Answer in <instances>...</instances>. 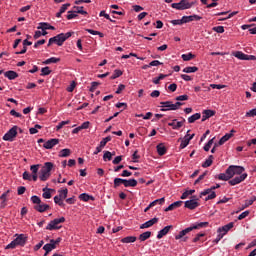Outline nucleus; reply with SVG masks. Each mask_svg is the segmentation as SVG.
Instances as JSON below:
<instances>
[{
	"label": "nucleus",
	"mask_w": 256,
	"mask_h": 256,
	"mask_svg": "<svg viewBox=\"0 0 256 256\" xmlns=\"http://www.w3.org/2000/svg\"><path fill=\"white\" fill-rule=\"evenodd\" d=\"M69 123H71V121H69V120L60 122V123L56 126V131H60V129H63V127H65V125H69Z\"/></svg>",
	"instance_id": "obj_52"
},
{
	"label": "nucleus",
	"mask_w": 256,
	"mask_h": 256,
	"mask_svg": "<svg viewBox=\"0 0 256 256\" xmlns=\"http://www.w3.org/2000/svg\"><path fill=\"white\" fill-rule=\"evenodd\" d=\"M51 171H53V163L46 162L40 171V181H47L51 177Z\"/></svg>",
	"instance_id": "obj_7"
},
{
	"label": "nucleus",
	"mask_w": 256,
	"mask_h": 256,
	"mask_svg": "<svg viewBox=\"0 0 256 256\" xmlns=\"http://www.w3.org/2000/svg\"><path fill=\"white\" fill-rule=\"evenodd\" d=\"M71 155V149L65 148L60 150L58 157H69Z\"/></svg>",
	"instance_id": "obj_38"
},
{
	"label": "nucleus",
	"mask_w": 256,
	"mask_h": 256,
	"mask_svg": "<svg viewBox=\"0 0 256 256\" xmlns=\"http://www.w3.org/2000/svg\"><path fill=\"white\" fill-rule=\"evenodd\" d=\"M245 117H256V108H253L246 112Z\"/></svg>",
	"instance_id": "obj_55"
},
{
	"label": "nucleus",
	"mask_w": 256,
	"mask_h": 256,
	"mask_svg": "<svg viewBox=\"0 0 256 256\" xmlns=\"http://www.w3.org/2000/svg\"><path fill=\"white\" fill-rule=\"evenodd\" d=\"M233 227H235L234 222H230L222 227H219L217 230L218 235H217L216 241L217 242L221 241V239H223V236L227 235V233H229V231H231Z\"/></svg>",
	"instance_id": "obj_9"
},
{
	"label": "nucleus",
	"mask_w": 256,
	"mask_h": 256,
	"mask_svg": "<svg viewBox=\"0 0 256 256\" xmlns=\"http://www.w3.org/2000/svg\"><path fill=\"white\" fill-rule=\"evenodd\" d=\"M109 141H111V136H107L106 138H103L99 145L103 149L105 147V145H107V143H109Z\"/></svg>",
	"instance_id": "obj_54"
},
{
	"label": "nucleus",
	"mask_w": 256,
	"mask_h": 256,
	"mask_svg": "<svg viewBox=\"0 0 256 256\" xmlns=\"http://www.w3.org/2000/svg\"><path fill=\"white\" fill-rule=\"evenodd\" d=\"M79 199H80V201H85V202L90 201V200L95 201V198L87 193L80 194Z\"/></svg>",
	"instance_id": "obj_31"
},
{
	"label": "nucleus",
	"mask_w": 256,
	"mask_h": 256,
	"mask_svg": "<svg viewBox=\"0 0 256 256\" xmlns=\"http://www.w3.org/2000/svg\"><path fill=\"white\" fill-rule=\"evenodd\" d=\"M59 61H61V58L51 57L44 61V65H50V63H59Z\"/></svg>",
	"instance_id": "obj_43"
},
{
	"label": "nucleus",
	"mask_w": 256,
	"mask_h": 256,
	"mask_svg": "<svg viewBox=\"0 0 256 256\" xmlns=\"http://www.w3.org/2000/svg\"><path fill=\"white\" fill-rule=\"evenodd\" d=\"M65 221L66 219L63 216L54 218L47 224L46 231H59L60 229H63V223H65Z\"/></svg>",
	"instance_id": "obj_6"
},
{
	"label": "nucleus",
	"mask_w": 256,
	"mask_h": 256,
	"mask_svg": "<svg viewBox=\"0 0 256 256\" xmlns=\"http://www.w3.org/2000/svg\"><path fill=\"white\" fill-rule=\"evenodd\" d=\"M121 75H123V71L116 69V70H114V73L111 76V79H117V78L121 77Z\"/></svg>",
	"instance_id": "obj_53"
},
{
	"label": "nucleus",
	"mask_w": 256,
	"mask_h": 256,
	"mask_svg": "<svg viewBox=\"0 0 256 256\" xmlns=\"http://www.w3.org/2000/svg\"><path fill=\"white\" fill-rule=\"evenodd\" d=\"M157 153L160 156H163L167 153V148L165 147V144L161 143L156 146Z\"/></svg>",
	"instance_id": "obj_29"
},
{
	"label": "nucleus",
	"mask_w": 256,
	"mask_h": 256,
	"mask_svg": "<svg viewBox=\"0 0 256 256\" xmlns=\"http://www.w3.org/2000/svg\"><path fill=\"white\" fill-rule=\"evenodd\" d=\"M232 55L236 57V59H239L240 61H256L255 55H248L241 51H235L232 53Z\"/></svg>",
	"instance_id": "obj_12"
},
{
	"label": "nucleus",
	"mask_w": 256,
	"mask_h": 256,
	"mask_svg": "<svg viewBox=\"0 0 256 256\" xmlns=\"http://www.w3.org/2000/svg\"><path fill=\"white\" fill-rule=\"evenodd\" d=\"M20 131L21 133V128L19 126H13L4 136H3V141H15V137H17V133Z\"/></svg>",
	"instance_id": "obj_11"
},
{
	"label": "nucleus",
	"mask_w": 256,
	"mask_h": 256,
	"mask_svg": "<svg viewBox=\"0 0 256 256\" xmlns=\"http://www.w3.org/2000/svg\"><path fill=\"white\" fill-rule=\"evenodd\" d=\"M249 210H246V211H244V212H242L239 216H238V220L239 221H242V219H245V218H247V217H249Z\"/></svg>",
	"instance_id": "obj_59"
},
{
	"label": "nucleus",
	"mask_w": 256,
	"mask_h": 256,
	"mask_svg": "<svg viewBox=\"0 0 256 256\" xmlns=\"http://www.w3.org/2000/svg\"><path fill=\"white\" fill-rule=\"evenodd\" d=\"M191 130H188L186 135L180 139L181 143H180V149H185V147H187V145H189V143H191V140L193 139V137H195V134H190Z\"/></svg>",
	"instance_id": "obj_13"
},
{
	"label": "nucleus",
	"mask_w": 256,
	"mask_h": 256,
	"mask_svg": "<svg viewBox=\"0 0 256 256\" xmlns=\"http://www.w3.org/2000/svg\"><path fill=\"white\" fill-rule=\"evenodd\" d=\"M43 249L45 250L44 255L47 256V255H49V253H51V251L57 249V246L54 244V242H51V240H50L49 243H47L43 246Z\"/></svg>",
	"instance_id": "obj_22"
},
{
	"label": "nucleus",
	"mask_w": 256,
	"mask_h": 256,
	"mask_svg": "<svg viewBox=\"0 0 256 256\" xmlns=\"http://www.w3.org/2000/svg\"><path fill=\"white\" fill-rule=\"evenodd\" d=\"M213 159H215V157H213V155H210L202 164V167L204 169H207V167H211V165H213Z\"/></svg>",
	"instance_id": "obj_33"
},
{
	"label": "nucleus",
	"mask_w": 256,
	"mask_h": 256,
	"mask_svg": "<svg viewBox=\"0 0 256 256\" xmlns=\"http://www.w3.org/2000/svg\"><path fill=\"white\" fill-rule=\"evenodd\" d=\"M202 17L197 15V14H193L190 16H183L182 17V21L183 23H191L192 21H201Z\"/></svg>",
	"instance_id": "obj_17"
},
{
	"label": "nucleus",
	"mask_w": 256,
	"mask_h": 256,
	"mask_svg": "<svg viewBox=\"0 0 256 256\" xmlns=\"http://www.w3.org/2000/svg\"><path fill=\"white\" fill-rule=\"evenodd\" d=\"M76 87H77V83L75 81H72L70 85L66 88V91H68V93H73Z\"/></svg>",
	"instance_id": "obj_49"
},
{
	"label": "nucleus",
	"mask_w": 256,
	"mask_h": 256,
	"mask_svg": "<svg viewBox=\"0 0 256 256\" xmlns=\"http://www.w3.org/2000/svg\"><path fill=\"white\" fill-rule=\"evenodd\" d=\"M161 105V111H177L183 103L181 102H176L173 104L171 101H165V102H160Z\"/></svg>",
	"instance_id": "obj_10"
},
{
	"label": "nucleus",
	"mask_w": 256,
	"mask_h": 256,
	"mask_svg": "<svg viewBox=\"0 0 256 256\" xmlns=\"http://www.w3.org/2000/svg\"><path fill=\"white\" fill-rule=\"evenodd\" d=\"M199 68L197 66H188L183 69V73H197Z\"/></svg>",
	"instance_id": "obj_36"
},
{
	"label": "nucleus",
	"mask_w": 256,
	"mask_h": 256,
	"mask_svg": "<svg viewBox=\"0 0 256 256\" xmlns=\"http://www.w3.org/2000/svg\"><path fill=\"white\" fill-rule=\"evenodd\" d=\"M248 174L245 173V168L243 166H229L225 173H220L218 175L219 181H228L229 185L234 187V185H239L247 179Z\"/></svg>",
	"instance_id": "obj_1"
},
{
	"label": "nucleus",
	"mask_w": 256,
	"mask_h": 256,
	"mask_svg": "<svg viewBox=\"0 0 256 256\" xmlns=\"http://www.w3.org/2000/svg\"><path fill=\"white\" fill-rule=\"evenodd\" d=\"M15 239L8 244L5 249H15L16 247H25L27 244V235L26 234H15Z\"/></svg>",
	"instance_id": "obj_4"
},
{
	"label": "nucleus",
	"mask_w": 256,
	"mask_h": 256,
	"mask_svg": "<svg viewBox=\"0 0 256 256\" xmlns=\"http://www.w3.org/2000/svg\"><path fill=\"white\" fill-rule=\"evenodd\" d=\"M212 31H215V33H225V27L215 26L212 28Z\"/></svg>",
	"instance_id": "obj_56"
},
{
	"label": "nucleus",
	"mask_w": 256,
	"mask_h": 256,
	"mask_svg": "<svg viewBox=\"0 0 256 256\" xmlns=\"http://www.w3.org/2000/svg\"><path fill=\"white\" fill-rule=\"evenodd\" d=\"M30 200L34 205L35 211H37L38 213H45V211H49V209H51V206H49V204L41 202V198L39 196L34 195L30 198Z\"/></svg>",
	"instance_id": "obj_5"
},
{
	"label": "nucleus",
	"mask_w": 256,
	"mask_h": 256,
	"mask_svg": "<svg viewBox=\"0 0 256 256\" xmlns=\"http://www.w3.org/2000/svg\"><path fill=\"white\" fill-rule=\"evenodd\" d=\"M33 45L32 42H29V40L23 41L24 48L20 52H16V55H23L24 53H27V46Z\"/></svg>",
	"instance_id": "obj_34"
},
{
	"label": "nucleus",
	"mask_w": 256,
	"mask_h": 256,
	"mask_svg": "<svg viewBox=\"0 0 256 256\" xmlns=\"http://www.w3.org/2000/svg\"><path fill=\"white\" fill-rule=\"evenodd\" d=\"M183 61H191V59H195V55L193 53L182 54Z\"/></svg>",
	"instance_id": "obj_48"
},
{
	"label": "nucleus",
	"mask_w": 256,
	"mask_h": 256,
	"mask_svg": "<svg viewBox=\"0 0 256 256\" xmlns=\"http://www.w3.org/2000/svg\"><path fill=\"white\" fill-rule=\"evenodd\" d=\"M42 191H43L42 197L44 199H51V197H52L51 193H53V191H55V190H53L51 188H43Z\"/></svg>",
	"instance_id": "obj_30"
},
{
	"label": "nucleus",
	"mask_w": 256,
	"mask_h": 256,
	"mask_svg": "<svg viewBox=\"0 0 256 256\" xmlns=\"http://www.w3.org/2000/svg\"><path fill=\"white\" fill-rule=\"evenodd\" d=\"M158 222H159V218H152L147 222L143 223L142 225H140V229H149V227H153V225H155V223H158Z\"/></svg>",
	"instance_id": "obj_20"
},
{
	"label": "nucleus",
	"mask_w": 256,
	"mask_h": 256,
	"mask_svg": "<svg viewBox=\"0 0 256 256\" xmlns=\"http://www.w3.org/2000/svg\"><path fill=\"white\" fill-rule=\"evenodd\" d=\"M215 197H217V194L215 193V191H211V193L208 194V196L205 198V201H211V199H215Z\"/></svg>",
	"instance_id": "obj_63"
},
{
	"label": "nucleus",
	"mask_w": 256,
	"mask_h": 256,
	"mask_svg": "<svg viewBox=\"0 0 256 256\" xmlns=\"http://www.w3.org/2000/svg\"><path fill=\"white\" fill-rule=\"evenodd\" d=\"M208 226L209 222H197L192 224L190 227L180 231L179 234L175 236V239L176 241H179V239H183L187 233H191V231H195V229H203L204 227Z\"/></svg>",
	"instance_id": "obj_2"
},
{
	"label": "nucleus",
	"mask_w": 256,
	"mask_h": 256,
	"mask_svg": "<svg viewBox=\"0 0 256 256\" xmlns=\"http://www.w3.org/2000/svg\"><path fill=\"white\" fill-rule=\"evenodd\" d=\"M137 241V237L135 236H128L121 239V243H135Z\"/></svg>",
	"instance_id": "obj_37"
},
{
	"label": "nucleus",
	"mask_w": 256,
	"mask_h": 256,
	"mask_svg": "<svg viewBox=\"0 0 256 256\" xmlns=\"http://www.w3.org/2000/svg\"><path fill=\"white\" fill-rule=\"evenodd\" d=\"M54 203H56V205H59V207L65 206V203H63V199L59 196L54 197Z\"/></svg>",
	"instance_id": "obj_50"
},
{
	"label": "nucleus",
	"mask_w": 256,
	"mask_h": 256,
	"mask_svg": "<svg viewBox=\"0 0 256 256\" xmlns=\"http://www.w3.org/2000/svg\"><path fill=\"white\" fill-rule=\"evenodd\" d=\"M255 201H256V197L255 196H253L251 199H249V200H246L245 201V204L242 206V208L240 209V210H238V211H236V213H239V211H243V209H247V207H251V205L253 204V203H255Z\"/></svg>",
	"instance_id": "obj_28"
},
{
	"label": "nucleus",
	"mask_w": 256,
	"mask_h": 256,
	"mask_svg": "<svg viewBox=\"0 0 256 256\" xmlns=\"http://www.w3.org/2000/svg\"><path fill=\"white\" fill-rule=\"evenodd\" d=\"M233 133H235V130H231L230 133L225 134L219 141H218V145H225V143H227V141H229V139H231V137H233Z\"/></svg>",
	"instance_id": "obj_21"
},
{
	"label": "nucleus",
	"mask_w": 256,
	"mask_h": 256,
	"mask_svg": "<svg viewBox=\"0 0 256 256\" xmlns=\"http://www.w3.org/2000/svg\"><path fill=\"white\" fill-rule=\"evenodd\" d=\"M129 57H135L136 59H139L140 61H145V58L137 56L136 53L131 52L130 54H124L122 55V59H129Z\"/></svg>",
	"instance_id": "obj_40"
},
{
	"label": "nucleus",
	"mask_w": 256,
	"mask_h": 256,
	"mask_svg": "<svg viewBox=\"0 0 256 256\" xmlns=\"http://www.w3.org/2000/svg\"><path fill=\"white\" fill-rule=\"evenodd\" d=\"M185 207L186 209H190L191 211H193V209H197V207H199V200L198 199L187 200L185 202Z\"/></svg>",
	"instance_id": "obj_16"
},
{
	"label": "nucleus",
	"mask_w": 256,
	"mask_h": 256,
	"mask_svg": "<svg viewBox=\"0 0 256 256\" xmlns=\"http://www.w3.org/2000/svg\"><path fill=\"white\" fill-rule=\"evenodd\" d=\"M171 229H173V225H168L161 229L157 234V239H163V237H165V235H167Z\"/></svg>",
	"instance_id": "obj_19"
},
{
	"label": "nucleus",
	"mask_w": 256,
	"mask_h": 256,
	"mask_svg": "<svg viewBox=\"0 0 256 256\" xmlns=\"http://www.w3.org/2000/svg\"><path fill=\"white\" fill-rule=\"evenodd\" d=\"M37 29H41V31H47V30L55 31L54 26H51V24L47 22H40L38 24Z\"/></svg>",
	"instance_id": "obj_25"
},
{
	"label": "nucleus",
	"mask_w": 256,
	"mask_h": 256,
	"mask_svg": "<svg viewBox=\"0 0 256 256\" xmlns=\"http://www.w3.org/2000/svg\"><path fill=\"white\" fill-rule=\"evenodd\" d=\"M55 145H59V139L52 138L43 144L44 149H53Z\"/></svg>",
	"instance_id": "obj_18"
},
{
	"label": "nucleus",
	"mask_w": 256,
	"mask_h": 256,
	"mask_svg": "<svg viewBox=\"0 0 256 256\" xmlns=\"http://www.w3.org/2000/svg\"><path fill=\"white\" fill-rule=\"evenodd\" d=\"M99 15L100 17H104L105 19H107L108 21H111L112 23L114 22L113 19H111V16H109V14H106L105 10H102Z\"/></svg>",
	"instance_id": "obj_60"
},
{
	"label": "nucleus",
	"mask_w": 256,
	"mask_h": 256,
	"mask_svg": "<svg viewBox=\"0 0 256 256\" xmlns=\"http://www.w3.org/2000/svg\"><path fill=\"white\" fill-rule=\"evenodd\" d=\"M69 7H71V4L70 3H66V4H63L59 10L60 13H65V11H67V9H69Z\"/></svg>",
	"instance_id": "obj_64"
},
{
	"label": "nucleus",
	"mask_w": 256,
	"mask_h": 256,
	"mask_svg": "<svg viewBox=\"0 0 256 256\" xmlns=\"http://www.w3.org/2000/svg\"><path fill=\"white\" fill-rule=\"evenodd\" d=\"M195 5V2H189V0H180L178 3H172V9H176L177 11H185L186 9H191Z\"/></svg>",
	"instance_id": "obj_8"
},
{
	"label": "nucleus",
	"mask_w": 256,
	"mask_h": 256,
	"mask_svg": "<svg viewBox=\"0 0 256 256\" xmlns=\"http://www.w3.org/2000/svg\"><path fill=\"white\" fill-rule=\"evenodd\" d=\"M66 17L68 21H71V19L77 18V13L75 11H68V15Z\"/></svg>",
	"instance_id": "obj_58"
},
{
	"label": "nucleus",
	"mask_w": 256,
	"mask_h": 256,
	"mask_svg": "<svg viewBox=\"0 0 256 256\" xmlns=\"http://www.w3.org/2000/svg\"><path fill=\"white\" fill-rule=\"evenodd\" d=\"M73 9H75V13L79 15H88L87 11L83 10V6H74Z\"/></svg>",
	"instance_id": "obj_41"
},
{
	"label": "nucleus",
	"mask_w": 256,
	"mask_h": 256,
	"mask_svg": "<svg viewBox=\"0 0 256 256\" xmlns=\"http://www.w3.org/2000/svg\"><path fill=\"white\" fill-rule=\"evenodd\" d=\"M183 205V201H176L172 204H170L167 208H165L166 212L173 211L175 209H179Z\"/></svg>",
	"instance_id": "obj_27"
},
{
	"label": "nucleus",
	"mask_w": 256,
	"mask_h": 256,
	"mask_svg": "<svg viewBox=\"0 0 256 256\" xmlns=\"http://www.w3.org/2000/svg\"><path fill=\"white\" fill-rule=\"evenodd\" d=\"M201 119V113H195L188 118V123H195V121H199Z\"/></svg>",
	"instance_id": "obj_39"
},
{
	"label": "nucleus",
	"mask_w": 256,
	"mask_h": 256,
	"mask_svg": "<svg viewBox=\"0 0 256 256\" xmlns=\"http://www.w3.org/2000/svg\"><path fill=\"white\" fill-rule=\"evenodd\" d=\"M163 203H165V198L156 199L149 204V207H155L157 204L163 205Z\"/></svg>",
	"instance_id": "obj_45"
},
{
	"label": "nucleus",
	"mask_w": 256,
	"mask_h": 256,
	"mask_svg": "<svg viewBox=\"0 0 256 256\" xmlns=\"http://www.w3.org/2000/svg\"><path fill=\"white\" fill-rule=\"evenodd\" d=\"M215 113V110H203L202 122L207 121V119H211V117H215Z\"/></svg>",
	"instance_id": "obj_23"
},
{
	"label": "nucleus",
	"mask_w": 256,
	"mask_h": 256,
	"mask_svg": "<svg viewBox=\"0 0 256 256\" xmlns=\"http://www.w3.org/2000/svg\"><path fill=\"white\" fill-rule=\"evenodd\" d=\"M121 185H124V179L122 178H115L114 179V187L117 189V187H120Z\"/></svg>",
	"instance_id": "obj_51"
},
{
	"label": "nucleus",
	"mask_w": 256,
	"mask_h": 256,
	"mask_svg": "<svg viewBox=\"0 0 256 256\" xmlns=\"http://www.w3.org/2000/svg\"><path fill=\"white\" fill-rule=\"evenodd\" d=\"M38 129H42L41 125L36 124L35 127L29 129L30 135H36V133H39Z\"/></svg>",
	"instance_id": "obj_47"
},
{
	"label": "nucleus",
	"mask_w": 256,
	"mask_h": 256,
	"mask_svg": "<svg viewBox=\"0 0 256 256\" xmlns=\"http://www.w3.org/2000/svg\"><path fill=\"white\" fill-rule=\"evenodd\" d=\"M41 75L42 77L45 75H51V69H49L48 66L44 67L41 69Z\"/></svg>",
	"instance_id": "obj_57"
},
{
	"label": "nucleus",
	"mask_w": 256,
	"mask_h": 256,
	"mask_svg": "<svg viewBox=\"0 0 256 256\" xmlns=\"http://www.w3.org/2000/svg\"><path fill=\"white\" fill-rule=\"evenodd\" d=\"M151 237V231H146L139 236L140 241H147Z\"/></svg>",
	"instance_id": "obj_42"
},
{
	"label": "nucleus",
	"mask_w": 256,
	"mask_h": 256,
	"mask_svg": "<svg viewBox=\"0 0 256 256\" xmlns=\"http://www.w3.org/2000/svg\"><path fill=\"white\" fill-rule=\"evenodd\" d=\"M113 153H111L110 151H105L104 155H103V160L104 161H111V159H113Z\"/></svg>",
	"instance_id": "obj_46"
},
{
	"label": "nucleus",
	"mask_w": 256,
	"mask_h": 256,
	"mask_svg": "<svg viewBox=\"0 0 256 256\" xmlns=\"http://www.w3.org/2000/svg\"><path fill=\"white\" fill-rule=\"evenodd\" d=\"M206 91H211V89H225L227 87L226 85L223 84H210V86H206L205 83L201 84Z\"/></svg>",
	"instance_id": "obj_26"
},
{
	"label": "nucleus",
	"mask_w": 256,
	"mask_h": 256,
	"mask_svg": "<svg viewBox=\"0 0 256 256\" xmlns=\"http://www.w3.org/2000/svg\"><path fill=\"white\" fill-rule=\"evenodd\" d=\"M73 35V32L60 33L49 39L48 47H51L53 43L58 45V47H62V45Z\"/></svg>",
	"instance_id": "obj_3"
},
{
	"label": "nucleus",
	"mask_w": 256,
	"mask_h": 256,
	"mask_svg": "<svg viewBox=\"0 0 256 256\" xmlns=\"http://www.w3.org/2000/svg\"><path fill=\"white\" fill-rule=\"evenodd\" d=\"M215 141V137L210 139L207 144L204 145V151L208 152L211 150V147L213 146V143Z\"/></svg>",
	"instance_id": "obj_44"
},
{
	"label": "nucleus",
	"mask_w": 256,
	"mask_h": 256,
	"mask_svg": "<svg viewBox=\"0 0 256 256\" xmlns=\"http://www.w3.org/2000/svg\"><path fill=\"white\" fill-rule=\"evenodd\" d=\"M10 192V190H7L0 196V209H5L7 207V202L9 201L7 197H9Z\"/></svg>",
	"instance_id": "obj_15"
},
{
	"label": "nucleus",
	"mask_w": 256,
	"mask_h": 256,
	"mask_svg": "<svg viewBox=\"0 0 256 256\" xmlns=\"http://www.w3.org/2000/svg\"><path fill=\"white\" fill-rule=\"evenodd\" d=\"M39 167V164L30 166V171L32 172V174H37L39 172Z\"/></svg>",
	"instance_id": "obj_61"
},
{
	"label": "nucleus",
	"mask_w": 256,
	"mask_h": 256,
	"mask_svg": "<svg viewBox=\"0 0 256 256\" xmlns=\"http://www.w3.org/2000/svg\"><path fill=\"white\" fill-rule=\"evenodd\" d=\"M141 156H139L137 150L133 153L132 155V161L133 163H139V159H140Z\"/></svg>",
	"instance_id": "obj_62"
},
{
	"label": "nucleus",
	"mask_w": 256,
	"mask_h": 256,
	"mask_svg": "<svg viewBox=\"0 0 256 256\" xmlns=\"http://www.w3.org/2000/svg\"><path fill=\"white\" fill-rule=\"evenodd\" d=\"M4 77H6V79H9V81H14V79H17V77H19V74L13 70H8L4 72Z\"/></svg>",
	"instance_id": "obj_24"
},
{
	"label": "nucleus",
	"mask_w": 256,
	"mask_h": 256,
	"mask_svg": "<svg viewBox=\"0 0 256 256\" xmlns=\"http://www.w3.org/2000/svg\"><path fill=\"white\" fill-rule=\"evenodd\" d=\"M183 125H185V120L178 121L177 119H173L171 122L168 123V126L172 127V129H174L175 131H179V129H181Z\"/></svg>",
	"instance_id": "obj_14"
},
{
	"label": "nucleus",
	"mask_w": 256,
	"mask_h": 256,
	"mask_svg": "<svg viewBox=\"0 0 256 256\" xmlns=\"http://www.w3.org/2000/svg\"><path fill=\"white\" fill-rule=\"evenodd\" d=\"M69 194V190L67 188H62L58 190V197L64 199H67V195Z\"/></svg>",
	"instance_id": "obj_35"
},
{
	"label": "nucleus",
	"mask_w": 256,
	"mask_h": 256,
	"mask_svg": "<svg viewBox=\"0 0 256 256\" xmlns=\"http://www.w3.org/2000/svg\"><path fill=\"white\" fill-rule=\"evenodd\" d=\"M124 187H137V180L135 179H124Z\"/></svg>",
	"instance_id": "obj_32"
}]
</instances>
